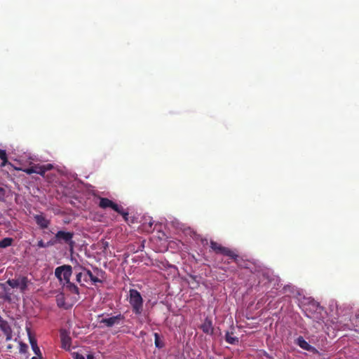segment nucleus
<instances>
[{"mask_svg": "<svg viewBox=\"0 0 359 359\" xmlns=\"http://www.w3.org/2000/svg\"><path fill=\"white\" fill-rule=\"evenodd\" d=\"M293 298L296 299L298 306L309 318H314L313 313H320L322 310L318 304L311 297H306L302 290L293 289Z\"/></svg>", "mask_w": 359, "mask_h": 359, "instance_id": "f257e3e1", "label": "nucleus"}, {"mask_svg": "<svg viewBox=\"0 0 359 359\" xmlns=\"http://www.w3.org/2000/svg\"><path fill=\"white\" fill-rule=\"evenodd\" d=\"M210 248L211 249L217 254H221L224 256L229 257V258L234 260V262L238 264L239 266H242L241 264V259H239L238 255L233 250L224 247L222 245L219 244L218 243L211 241H210Z\"/></svg>", "mask_w": 359, "mask_h": 359, "instance_id": "f03ea898", "label": "nucleus"}, {"mask_svg": "<svg viewBox=\"0 0 359 359\" xmlns=\"http://www.w3.org/2000/svg\"><path fill=\"white\" fill-rule=\"evenodd\" d=\"M99 207L102 209L111 208L122 215L124 220H128V212L123 208L107 198H100Z\"/></svg>", "mask_w": 359, "mask_h": 359, "instance_id": "7ed1b4c3", "label": "nucleus"}, {"mask_svg": "<svg viewBox=\"0 0 359 359\" xmlns=\"http://www.w3.org/2000/svg\"><path fill=\"white\" fill-rule=\"evenodd\" d=\"M129 302L132 306L133 313L137 315L141 314L143 307V299L137 290H130Z\"/></svg>", "mask_w": 359, "mask_h": 359, "instance_id": "20e7f679", "label": "nucleus"}, {"mask_svg": "<svg viewBox=\"0 0 359 359\" xmlns=\"http://www.w3.org/2000/svg\"><path fill=\"white\" fill-rule=\"evenodd\" d=\"M12 288H19L21 293H25L28 287L30 280L27 276H19L18 278L8 279L6 282Z\"/></svg>", "mask_w": 359, "mask_h": 359, "instance_id": "39448f33", "label": "nucleus"}, {"mask_svg": "<svg viewBox=\"0 0 359 359\" xmlns=\"http://www.w3.org/2000/svg\"><path fill=\"white\" fill-rule=\"evenodd\" d=\"M72 274V267L70 265H63L55 269V275L60 280H64L66 283L70 282Z\"/></svg>", "mask_w": 359, "mask_h": 359, "instance_id": "423d86ee", "label": "nucleus"}, {"mask_svg": "<svg viewBox=\"0 0 359 359\" xmlns=\"http://www.w3.org/2000/svg\"><path fill=\"white\" fill-rule=\"evenodd\" d=\"M53 168V165L50 163H48L46 165H34L24 169L23 171L28 175L36 173L43 176L46 171L50 170Z\"/></svg>", "mask_w": 359, "mask_h": 359, "instance_id": "0eeeda50", "label": "nucleus"}, {"mask_svg": "<svg viewBox=\"0 0 359 359\" xmlns=\"http://www.w3.org/2000/svg\"><path fill=\"white\" fill-rule=\"evenodd\" d=\"M74 237V233L72 232H67L64 231H58L55 236V238L57 243L64 242L65 243L69 245L72 248L74 245V242L72 238Z\"/></svg>", "mask_w": 359, "mask_h": 359, "instance_id": "6e6552de", "label": "nucleus"}, {"mask_svg": "<svg viewBox=\"0 0 359 359\" xmlns=\"http://www.w3.org/2000/svg\"><path fill=\"white\" fill-rule=\"evenodd\" d=\"M81 268L86 273V276H88V278L91 280L93 284L96 285L97 283H102V280L100 278H99V276L102 278L103 275L104 274V271H103L102 269L95 268L94 272L96 274V276H95L90 270L82 266H81Z\"/></svg>", "mask_w": 359, "mask_h": 359, "instance_id": "1a4fd4ad", "label": "nucleus"}, {"mask_svg": "<svg viewBox=\"0 0 359 359\" xmlns=\"http://www.w3.org/2000/svg\"><path fill=\"white\" fill-rule=\"evenodd\" d=\"M124 319L125 316L123 314L119 313L109 318H102L100 320V323L104 324L107 327H111L115 325H119Z\"/></svg>", "mask_w": 359, "mask_h": 359, "instance_id": "9d476101", "label": "nucleus"}, {"mask_svg": "<svg viewBox=\"0 0 359 359\" xmlns=\"http://www.w3.org/2000/svg\"><path fill=\"white\" fill-rule=\"evenodd\" d=\"M34 221L36 222V224L41 229H47L50 224V221L48 219H47L43 215V213L34 215Z\"/></svg>", "mask_w": 359, "mask_h": 359, "instance_id": "9b49d317", "label": "nucleus"}, {"mask_svg": "<svg viewBox=\"0 0 359 359\" xmlns=\"http://www.w3.org/2000/svg\"><path fill=\"white\" fill-rule=\"evenodd\" d=\"M296 344L299 346L301 347L302 349L305 350V351H308L309 352H311L313 353H318V351L317 349L311 346L304 339L303 337H299L297 339H296Z\"/></svg>", "mask_w": 359, "mask_h": 359, "instance_id": "f8f14e48", "label": "nucleus"}, {"mask_svg": "<svg viewBox=\"0 0 359 359\" xmlns=\"http://www.w3.org/2000/svg\"><path fill=\"white\" fill-rule=\"evenodd\" d=\"M0 330L6 335L7 341H9L12 339V330L7 321L0 325Z\"/></svg>", "mask_w": 359, "mask_h": 359, "instance_id": "ddd939ff", "label": "nucleus"}, {"mask_svg": "<svg viewBox=\"0 0 359 359\" xmlns=\"http://www.w3.org/2000/svg\"><path fill=\"white\" fill-rule=\"evenodd\" d=\"M201 327L204 333L212 334L213 332L214 329L212 327V320L208 318L205 319Z\"/></svg>", "mask_w": 359, "mask_h": 359, "instance_id": "4468645a", "label": "nucleus"}, {"mask_svg": "<svg viewBox=\"0 0 359 359\" xmlns=\"http://www.w3.org/2000/svg\"><path fill=\"white\" fill-rule=\"evenodd\" d=\"M56 302L58 307L65 309H69L72 306L71 305L66 304L65 297L62 294H60L56 297Z\"/></svg>", "mask_w": 359, "mask_h": 359, "instance_id": "2eb2a0df", "label": "nucleus"}, {"mask_svg": "<svg viewBox=\"0 0 359 359\" xmlns=\"http://www.w3.org/2000/svg\"><path fill=\"white\" fill-rule=\"evenodd\" d=\"M11 294L7 292L6 287L4 283H0V298H4L7 301L11 300Z\"/></svg>", "mask_w": 359, "mask_h": 359, "instance_id": "dca6fc26", "label": "nucleus"}, {"mask_svg": "<svg viewBox=\"0 0 359 359\" xmlns=\"http://www.w3.org/2000/svg\"><path fill=\"white\" fill-rule=\"evenodd\" d=\"M61 343L62 348L69 350L71 346V338L68 336L62 335Z\"/></svg>", "mask_w": 359, "mask_h": 359, "instance_id": "f3484780", "label": "nucleus"}, {"mask_svg": "<svg viewBox=\"0 0 359 359\" xmlns=\"http://www.w3.org/2000/svg\"><path fill=\"white\" fill-rule=\"evenodd\" d=\"M225 340L230 344H236L238 342V338L233 337V333L227 332L225 335Z\"/></svg>", "mask_w": 359, "mask_h": 359, "instance_id": "a211bd4d", "label": "nucleus"}, {"mask_svg": "<svg viewBox=\"0 0 359 359\" xmlns=\"http://www.w3.org/2000/svg\"><path fill=\"white\" fill-rule=\"evenodd\" d=\"M13 243V239L12 238H4L0 241V248H6L7 247L11 246Z\"/></svg>", "mask_w": 359, "mask_h": 359, "instance_id": "6ab92c4d", "label": "nucleus"}, {"mask_svg": "<svg viewBox=\"0 0 359 359\" xmlns=\"http://www.w3.org/2000/svg\"><path fill=\"white\" fill-rule=\"evenodd\" d=\"M30 344H31L32 348L34 353L37 356H41V353L39 347L37 345L36 341L34 339L30 338Z\"/></svg>", "mask_w": 359, "mask_h": 359, "instance_id": "aec40b11", "label": "nucleus"}, {"mask_svg": "<svg viewBox=\"0 0 359 359\" xmlns=\"http://www.w3.org/2000/svg\"><path fill=\"white\" fill-rule=\"evenodd\" d=\"M154 336L156 347L159 348H163L165 346V344L163 341L161 340L159 334L156 332L154 333Z\"/></svg>", "mask_w": 359, "mask_h": 359, "instance_id": "412c9836", "label": "nucleus"}, {"mask_svg": "<svg viewBox=\"0 0 359 359\" xmlns=\"http://www.w3.org/2000/svg\"><path fill=\"white\" fill-rule=\"evenodd\" d=\"M67 287L70 292H72L76 294H79V287L74 283L69 282L67 283Z\"/></svg>", "mask_w": 359, "mask_h": 359, "instance_id": "4be33fe9", "label": "nucleus"}, {"mask_svg": "<svg viewBox=\"0 0 359 359\" xmlns=\"http://www.w3.org/2000/svg\"><path fill=\"white\" fill-rule=\"evenodd\" d=\"M0 158L2 160V163L1 165L5 166L8 163L7 154L5 150H2L0 149Z\"/></svg>", "mask_w": 359, "mask_h": 359, "instance_id": "5701e85b", "label": "nucleus"}, {"mask_svg": "<svg viewBox=\"0 0 359 359\" xmlns=\"http://www.w3.org/2000/svg\"><path fill=\"white\" fill-rule=\"evenodd\" d=\"M72 357L74 359H85L84 356L79 353L74 352L72 353Z\"/></svg>", "mask_w": 359, "mask_h": 359, "instance_id": "b1692460", "label": "nucleus"}, {"mask_svg": "<svg viewBox=\"0 0 359 359\" xmlns=\"http://www.w3.org/2000/svg\"><path fill=\"white\" fill-rule=\"evenodd\" d=\"M37 247L39 248H46V243H44L43 240H40L37 243Z\"/></svg>", "mask_w": 359, "mask_h": 359, "instance_id": "393cba45", "label": "nucleus"}, {"mask_svg": "<svg viewBox=\"0 0 359 359\" xmlns=\"http://www.w3.org/2000/svg\"><path fill=\"white\" fill-rule=\"evenodd\" d=\"M82 277H83V273L82 272L78 273L76 274V281L80 283L81 282Z\"/></svg>", "mask_w": 359, "mask_h": 359, "instance_id": "a878e982", "label": "nucleus"}, {"mask_svg": "<svg viewBox=\"0 0 359 359\" xmlns=\"http://www.w3.org/2000/svg\"><path fill=\"white\" fill-rule=\"evenodd\" d=\"M56 243H57V241H56V239L55 241L51 240L46 243V248L49 247L50 245H53Z\"/></svg>", "mask_w": 359, "mask_h": 359, "instance_id": "bb28decb", "label": "nucleus"}, {"mask_svg": "<svg viewBox=\"0 0 359 359\" xmlns=\"http://www.w3.org/2000/svg\"><path fill=\"white\" fill-rule=\"evenodd\" d=\"M5 195V189L2 187H0V201L4 198Z\"/></svg>", "mask_w": 359, "mask_h": 359, "instance_id": "cd10ccee", "label": "nucleus"}, {"mask_svg": "<svg viewBox=\"0 0 359 359\" xmlns=\"http://www.w3.org/2000/svg\"><path fill=\"white\" fill-rule=\"evenodd\" d=\"M27 348L26 345L22 344V347H20V352H25Z\"/></svg>", "mask_w": 359, "mask_h": 359, "instance_id": "c85d7f7f", "label": "nucleus"}, {"mask_svg": "<svg viewBox=\"0 0 359 359\" xmlns=\"http://www.w3.org/2000/svg\"><path fill=\"white\" fill-rule=\"evenodd\" d=\"M83 280H84L85 282H88V276H86V273H85L84 274H83Z\"/></svg>", "mask_w": 359, "mask_h": 359, "instance_id": "c756f323", "label": "nucleus"}, {"mask_svg": "<svg viewBox=\"0 0 359 359\" xmlns=\"http://www.w3.org/2000/svg\"><path fill=\"white\" fill-rule=\"evenodd\" d=\"M87 359H95V357H94V355H92V354H88V355H87Z\"/></svg>", "mask_w": 359, "mask_h": 359, "instance_id": "7c9ffc66", "label": "nucleus"}, {"mask_svg": "<svg viewBox=\"0 0 359 359\" xmlns=\"http://www.w3.org/2000/svg\"><path fill=\"white\" fill-rule=\"evenodd\" d=\"M6 320L3 319V318L0 316V325H1L4 323H5Z\"/></svg>", "mask_w": 359, "mask_h": 359, "instance_id": "2f4dec72", "label": "nucleus"}, {"mask_svg": "<svg viewBox=\"0 0 359 359\" xmlns=\"http://www.w3.org/2000/svg\"><path fill=\"white\" fill-rule=\"evenodd\" d=\"M41 356H38V357H32V359H41Z\"/></svg>", "mask_w": 359, "mask_h": 359, "instance_id": "473e14b6", "label": "nucleus"}]
</instances>
